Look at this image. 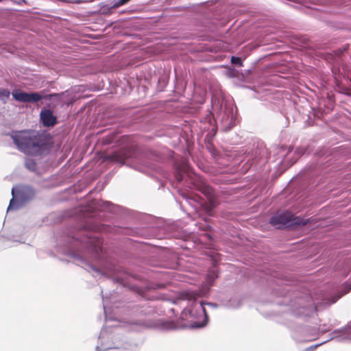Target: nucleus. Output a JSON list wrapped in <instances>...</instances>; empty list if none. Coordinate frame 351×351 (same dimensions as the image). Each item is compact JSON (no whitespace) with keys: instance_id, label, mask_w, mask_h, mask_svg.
<instances>
[{"instance_id":"obj_1","label":"nucleus","mask_w":351,"mask_h":351,"mask_svg":"<svg viewBox=\"0 0 351 351\" xmlns=\"http://www.w3.org/2000/svg\"><path fill=\"white\" fill-rule=\"evenodd\" d=\"M10 136L17 149L26 155L43 156L47 154L49 151L47 140L37 132L16 131Z\"/></svg>"},{"instance_id":"obj_2","label":"nucleus","mask_w":351,"mask_h":351,"mask_svg":"<svg viewBox=\"0 0 351 351\" xmlns=\"http://www.w3.org/2000/svg\"><path fill=\"white\" fill-rule=\"evenodd\" d=\"M200 295L194 291H184L180 294V298L183 300H187L189 304L182 312V317L189 313V317L195 321L191 324V328H200L204 327L208 322V315L204 308V303L202 301L197 302V298Z\"/></svg>"},{"instance_id":"obj_3","label":"nucleus","mask_w":351,"mask_h":351,"mask_svg":"<svg viewBox=\"0 0 351 351\" xmlns=\"http://www.w3.org/2000/svg\"><path fill=\"white\" fill-rule=\"evenodd\" d=\"M12 198L10 201L7 211L16 210L23 206L34 196V189L29 186L22 185L12 189Z\"/></svg>"},{"instance_id":"obj_4","label":"nucleus","mask_w":351,"mask_h":351,"mask_svg":"<svg viewBox=\"0 0 351 351\" xmlns=\"http://www.w3.org/2000/svg\"><path fill=\"white\" fill-rule=\"evenodd\" d=\"M308 221V219H304L300 217H294L291 213L285 212L271 217L270 223L276 228H282L284 227L291 228L305 226Z\"/></svg>"},{"instance_id":"obj_5","label":"nucleus","mask_w":351,"mask_h":351,"mask_svg":"<svg viewBox=\"0 0 351 351\" xmlns=\"http://www.w3.org/2000/svg\"><path fill=\"white\" fill-rule=\"evenodd\" d=\"M330 330L329 326L324 325L319 328H305L294 334L293 337L295 341L299 342H307L316 339L319 332L324 333Z\"/></svg>"},{"instance_id":"obj_6","label":"nucleus","mask_w":351,"mask_h":351,"mask_svg":"<svg viewBox=\"0 0 351 351\" xmlns=\"http://www.w3.org/2000/svg\"><path fill=\"white\" fill-rule=\"evenodd\" d=\"M80 241L84 244V247L96 254H99L102 251V241L100 239L93 235V233H88L86 235H83L80 239Z\"/></svg>"},{"instance_id":"obj_7","label":"nucleus","mask_w":351,"mask_h":351,"mask_svg":"<svg viewBox=\"0 0 351 351\" xmlns=\"http://www.w3.org/2000/svg\"><path fill=\"white\" fill-rule=\"evenodd\" d=\"M12 95L15 100L24 103H36L42 99V96L38 93H27L14 90Z\"/></svg>"},{"instance_id":"obj_8","label":"nucleus","mask_w":351,"mask_h":351,"mask_svg":"<svg viewBox=\"0 0 351 351\" xmlns=\"http://www.w3.org/2000/svg\"><path fill=\"white\" fill-rule=\"evenodd\" d=\"M314 301H311L306 306H300L293 310V313L297 317H310L314 315L316 312V304Z\"/></svg>"},{"instance_id":"obj_9","label":"nucleus","mask_w":351,"mask_h":351,"mask_svg":"<svg viewBox=\"0 0 351 351\" xmlns=\"http://www.w3.org/2000/svg\"><path fill=\"white\" fill-rule=\"evenodd\" d=\"M330 339H337L339 341L351 339V322L343 328L334 330L330 334Z\"/></svg>"},{"instance_id":"obj_10","label":"nucleus","mask_w":351,"mask_h":351,"mask_svg":"<svg viewBox=\"0 0 351 351\" xmlns=\"http://www.w3.org/2000/svg\"><path fill=\"white\" fill-rule=\"evenodd\" d=\"M40 119L45 126H53L56 123V117L53 115L52 112L49 110H42Z\"/></svg>"},{"instance_id":"obj_11","label":"nucleus","mask_w":351,"mask_h":351,"mask_svg":"<svg viewBox=\"0 0 351 351\" xmlns=\"http://www.w3.org/2000/svg\"><path fill=\"white\" fill-rule=\"evenodd\" d=\"M106 331L105 329H102L100 332L99 337L101 339V346H97L96 347V349L97 351L107 350L112 349V348H119L118 346H115L114 344L112 345V344L108 343H104V341H105V339L109 338L108 337H106Z\"/></svg>"},{"instance_id":"obj_12","label":"nucleus","mask_w":351,"mask_h":351,"mask_svg":"<svg viewBox=\"0 0 351 351\" xmlns=\"http://www.w3.org/2000/svg\"><path fill=\"white\" fill-rule=\"evenodd\" d=\"M128 157V154L125 150H120L119 152H114L109 156L110 160L121 165L125 164Z\"/></svg>"},{"instance_id":"obj_13","label":"nucleus","mask_w":351,"mask_h":351,"mask_svg":"<svg viewBox=\"0 0 351 351\" xmlns=\"http://www.w3.org/2000/svg\"><path fill=\"white\" fill-rule=\"evenodd\" d=\"M343 289H346V290L343 293L339 295L337 298L332 299V300L329 301L328 300H327V301L324 302V304H327V305H330V304L336 302V301L339 298H340L341 296H343V295H345L346 293H347L348 292H349L351 290V283H349V282L345 283V285L343 286Z\"/></svg>"},{"instance_id":"obj_14","label":"nucleus","mask_w":351,"mask_h":351,"mask_svg":"<svg viewBox=\"0 0 351 351\" xmlns=\"http://www.w3.org/2000/svg\"><path fill=\"white\" fill-rule=\"evenodd\" d=\"M25 166L28 170L35 171L36 170L37 164L34 159L25 158Z\"/></svg>"},{"instance_id":"obj_15","label":"nucleus","mask_w":351,"mask_h":351,"mask_svg":"<svg viewBox=\"0 0 351 351\" xmlns=\"http://www.w3.org/2000/svg\"><path fill=\"white\" fill-rule=\"evenodd\" d=\"M218 277L217 271L213 268L208 271L207 274V280L210 284Z\"/></svg>"},{"instance_id":"obj_16","label":"nucleus","mask_w":351,"mask_h":351,"mask_svg":"<svg viewBox=\"0 0 351 351\" xmlns=\"http://www.w3.org/2000/svg\"><path fill=\"white\" fill-rule=\"evenodd\" d=\"M10 95V92L8 89L0 88V100H1L3 103L7 102Z\"/></svg>"},{"instance_id":"obj_17","label":"nucleus","mask_w":351,"mask_h":351,"mask_svg":"<svg viewBox=\"0 0 351 351\" xmlns=\"http://www.w3.org/2000/svg\"><path fill=\"white\" fill-rule=\"evenodd\" d=\"M88 267L90 268V270H92L95 274H93V276L95 277H97V276H106L107 275V274L106 272H104V271H101L100 269H99L98 268H97L94 265H88Z\"/></svg>"},{"instance_id":"obj_18","label":"nucleus","mask_w":351,"mask_h":351,"mask_svg":"<svg viewBox=\"0 0 351 351\" xmlns=\"http://www.w3.org/2000/svg\"><path fill=\"white\" fill-rule=\"evenodd\" d=\"M231 62L236 65L243 66L242 60L239 57L232 56L231 58Z\"/></svg>"},{"instance_id":"obj_19","label":"nucleus","mask_w":351,"mask_h":351,"mask_svg":"<svg viewBox=\"0 0 351 351\" xmlns=\"http://www.w3.org/2000/svg\"><path fill=\"white\" fill-rule=\"evenodd\" d=\"M102 299H103V306H104V313L106 315V317H107V308H108V301H107V298H105L104 297V295L102 296Z\"/></svg>"},{"instance_id":"obj_20","label":"nucleus","mask_w":351,"mask_h":351,"mask_svg":"<svg viewBox=\"0 0 351 351\" xmlns=\"http://www.w3.org/2000/svg\"><path fill=\"white\" fill-rule=\"evenodd\" d=\"M204 304H206L208 306H210L213 308H217V305L216 304H214V303H210V302H208V303H204Z\"/></svg>"},{"instance_id":"obj_21","label":"nucleus","mask_w":351,"mask_h":351,"mask_svg":"<svg viewBox=\"0 0 351 351\" xmlns=\"http://www.w3.org/2000/svg\"><path fill=\"white\" fill-rule=\"evenodd\" d=\"M319 345H315L314 346H313L312 348H317Z\"/></svg>"}]
</instances>
